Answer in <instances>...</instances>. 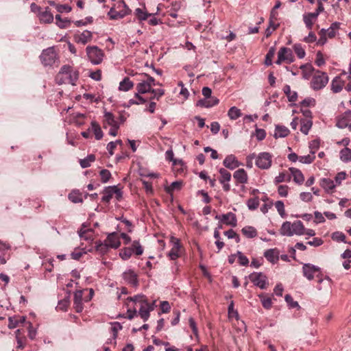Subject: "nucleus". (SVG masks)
Listing matches in <instances>:
<instances>
[{
    "label": "nucleus",
    "mask_w": 351,
    "mask_h": 351,
    "mask_svg": "<svg viewBox=\"0 0 351 351\" xmlns=\"http://www.w3.org/2000/svg\"><path fill=\"white\" fill-rule=\"evenodd\" d=\"M79 78V72L73 69L69 65H64L56 76V82L58 84H71L75 85Z\"/></svg>",
    "instance_id": "1"
},
{
    "label": "nucleus",
    "mask_w": 351,
    "mask_h": 351,
    "mask_svg": "<svg viewBox=\"0 0 351 351\" xmlns=\"http://www.w3.org/2000/svg\"><path fill=\"white\" fill-rule=\"evenodd\" d=\"M280 233L281 235L287 237L302 236L304 234V226L300 220L295 221L293 223L287 221L282 224Z\"/></svg>",
    "instance_id": "2"
},
{
    "label": "nucleus",
    "mask_w": 351,
    "mask_h": 351,
    "mask_svg": "<svg viewBox=\"0 0 351 351\" xmlns=\"http://www.w3.org/2000/svg\"><path fill=\"white\" fill-rule=\"evenodd\" d=\"M86 52L88 60L94 65L101 64L104 58V53L97 46H87Z\"/></svg>",
    "instance_id": "3"
},
{
    "label": "nucleus",
    "mask_w": 351,
    "mask_h": 351,
    "mask_svg": "<svg viewBox=\"0 0 351 351\" xmlns=\"http://www.w3.org/2000/svg\"><path fill=\"white\" fill-rule=\"evenodd\" d=\"M328 82V77L324 72L317 71L313 76L311 82V87L315 90L324 88Z\"/></svg>",
    "instance_id": "4"
},
{
    "label": "nucleus",
    "mask_w": 351,
    "mask_h": 351,
    "mask_svg": "<svg viewBox=\"0 0 351 351\" xmlns=\"http://www.w3.org/2000/svg\"><path fill=\"white\" fill-rule=\"evenodd\" d=\"M272 158V155L266 152L255 154V165L261 169H269L271 166Z\"/></svg>",
    "instance_id": "5"
},
{
    "label": "nucleus",
    "mask_w": 351,
    "mask_h": 351,
    "mask_svg": "<svg viewBox=\"0 0 351 351\" xmlns=\"http://www.w3.org/2000/svg\"><path fill=\"white\" fill-rule=\"evenodd\" d=\"M40 61L45 66H52L58 60L57 53L53 47L44 49L40 56Z\"/></svg>",
    "instance_id": "6"
},
{
    "label": "nucleus",
    "mask_w": 351,
    "mask_h": 351,
    "mask_svg": "<svg viewBox=\"0 0 351 351\" xmlns=\"http://www.w3.org/2000/svg\"><path fill=\"white\" fill-rule=\"evenodd\" d=\"M248 278L254 286L261 289H265L269 285L267 277L262 272H253L248 276Z\"/></svg>",
    "instance_id": "7"
},
{
    "label": "nucleus",
    "mask_w": 351,
    "mask_h": 351,
    "mask_svg": "<svg viewBox=\"0 0 351 351\" xmlns=\"http://www.w3.org/2000/svg\"><path fill=\"white\" fill-rule=\"evenodd\" d=\"M302 273L308 280H312L315 276L319 277L321 268L311 263H304L302 266Z\"/></svg>",
    "instance_id": "8"
},
{
    "label": "nucleus",
    "mask_w": 351,
    "mask_h": 351,
    "mask_svg": "<svg viewBox=\"0 0 351 351\" xmlns=\"http://www.w3.org/2000/svg\"><path fill=\"white\" fill-rule=\"evenodd\" d=\"M293 61L292 51L287 47H281L278 53V59L276 62L277 64H280L282 62L291 63Z\"/></svg>",
    "instance_id": "9"
},
{
    "label": "nucleus",
    "mask_w": 351,
    "mask_h": 351,
    "mask_svg": "<svg viewBox=\"0 0 351 351\" xmlns=\"http://www.w3.org/2000/svg\"><path fill=\"white\" fill-rule=\"evenodd\" d=\"M155 301L152 303L148 301L144 302L139 306L138 315L144 322L147 321L149 317V313L154 309Z\"/></svg>",
    "instance_id": "10"
},
{
    "label": "nucleus",
    "mask_w": 351,
    "mask_h": 351,
    "mask_svg": "<svg viewBox=\"0 0 351 351\" xmlns=\"http://www.w3.org/2000/svg\"><path fill=\"white\" fill-rule=\"evenodd\" d=\"M74 38L77 43L84 45L91 41L93 38V33L90 31L84 30L81 33L75 34Z\"/></svg>",
    "instance_id": "11"
},
{
    "label": "nucleus",
    "mask_w": 351,
    "mask_h": 351,
    "mask_svg": "<svg viewBox=\"0 0 351 351\" xmlns=\"http://www.w3.org/2000/svg\"><path fill=\"white\" fill-rule=\"evenodd\" d=\"M171 242L173 243V247L167 255L171 260L174 261L180 256L181 245L179 239L176 238H172Z\"/></svg>",
    "instance_id": "12"
},
{
    "label": "nucleus",
    "mask_w": 351,
    "mask_h": 351,
    "mask_svg": "<svg viewBox=\"0 0 351 351\" xmlns=\"http://www.w3.org/2000/svg\"><path fill=\"white\" fill-rule=\"evenodd\" d=\"M223 165L225 167L233 170L242 164L239 162L236 156L233 154L228 155L223 160Z\"/></svg>",
    "instance_id": "13"
},
{
    "label": "nucleus",
    "mask_w": 351,
    "mask_h": 351,
    "mask_svg": "<svg viewBox=\"0 0 351 351\" xmlns=\"http://www.w3.org/2000/svg\"><path fill=\"white\" fill-rule=\"evenodd\" d=\"M105 241L110 248L117 249L121 245L120 237L117 232L109 234Z\"/></svg>",
    "instance_id": "14"
},
{
    "label": "nucleus",
    "mask_w": 351,
    "mask_h": 351,
    "mask_svg": "<svg viewBox=\"0 0 351 351\" xmlns=\"http://www.w3.org/2000/svg\"><path fill=\"white\" fill-rule=\"evenodd\" d=\"M319 184L327 193H332L336 187L335 182L330 178H322L320 180Z\"/></svg>",
    "instance_id": "15"
},
{
    "label": "nucleus",
    "mask_w": 351,
    "mask_h": 351,
    "mask_svg": "<svg viewBox=\"0 0 351 351\" xmlns=\"http://www.w3.org/2000/svg\"><path fill=\"white\" fill-rule=\"evenodd\" d=\"M82 296V291L79 290L74 293L73 306L77 313H80L83 310Z\"/></svg>",
    "instance_id": "16"
},
{
    "label": "nucleus",
    "mask_w": 351,
    "mask_h": 351,
    "mask_svg": "<svg viewBox=\"0 0 351 351\" xmlns=\"http://www.w3.org/2000/svg\"><path fill=\"white\" fill-rule=\"evenodd\" d=\"M123 279L129 284L136 286L138 284L137 275L131 269H127L123 274Z\"/></svg>",
    "instance_id": "17"
},
{
    "label": "nucleus",
    "mask_w": 351,
    "mask_h": 351,
    "mask_svg": "<svg viewBox=\"0 0 351 351\" xmlns=\"http://www.w3.org/2000/svg\"><path fill=\"white\" fill-rule=\"evenodd\" d=\"M264 256L272 264L276 263L279 260V252L276 248L266 250L264 252Z\"/></svg>",
    "instance_id": "18"
},
{
    "label": "nucleus",
    "mask_w": 351,
    "mask_h": 351,
    "mask_svg": "<svg viewBox=\"0 0 351 351\" xmlns=\"http://www.w3.org/2000/svg\"><path fill=\"white\" fill-rule=\"evenodd\" d=\"M221 221L232 227H235L237 223L236 215L231 212L223 214L221 215Z\"/></svg>",
    "instance_id": "19"
},
{
    "label": "nucleus",
    "mask_w": 351,
    "mask_h": 351,
    "mask_svg": "<svg viewBox=\"0 0 351 351\" xmlns=\"http://www.w3.org/2000/svg\"><path fill=\"white\" fill-rule=\"evenodd\" d=\"M141 81L136 85L137 93L140 94H145L147 93H151L152 88L149 86V84L147 83L144 78L141 77L139 79Z\"/></svg>",
    "instance_id": "20"
},
{
    "label": "nucleus",
    "mask_w": 351,
    "mask_h": 351,
    "mask_svg": "<svg viewBox=\"0 0 351 351\" xmlns=\"http://www.w3.org/2000/svg\"><path fill=\"white\" fill-rule=\"evenodd\" d=\"M219 102V100L217 98L212 97L210 99H206L205 97L204 99L199 100L197 103V106L205 108H210L218 104Z\"/></svg>",
    "instance_id": "21"
},
{
    "label": "nucleus",
    "mask_w": 351,
    "mask_h": 351,
    "mask_svg": "<svg viewBox=\"0 0 351 351\" xmlns=\"http://www.w3.org/2000/svg\"><path fill=\"white\" fill-rule=\"evenodd\" d=\"M234 178L240 184H245L247 182V174L243 169L237 170L233 174Z\"/></svg>",
    "instance_id": "22"
},
{
    "label": "nucleus",
    "mask_w": 351,
    "mask_h": 351,
    "mask_svg": "<svg viewBox=\"0 0 351 351\" xmlns=\"http://www.w3.org/2000/svg\"><path fill=\"white\" fill-rule=\"evenodd\" d=\"M289 171L291 172V176L293 178V181L299 184L303 183L304 180V177L300 170L294 167H290Z\"/></svg>",
    "instance_id": "23"
},
{
    "label": "nucleus",
    "mask_w": 351,
    "mask_h": 351,
    "mask_svg": "<svg viewBox=\"0 0 351 351\" xmlns=\"http://www.w3.org/2000/svg\"><path fill=\"white\" fill-rule=\"evenodd\" d=\"M289 130L284 125H276L275 132L274 137L275 138H284L289 135Z\"/></svg>",
    "instance_id": "24"
},
{
    "label": "nucleus",
    "mask_w": 351,
    "mask_h": 351,
    "mask_svg": "<svg viewBox=\"0 0 351 351\" xmlns=\"http://www.w3.org/2000/svg\"><path fill=\"white\" fill-rule=\"evenodd\" d=\"M134 86V82L130 80V77H125L122 81L119 82V90L127 92L132 89Z\"/></svg>",
    "instance_id": "25"
},
{
    "label": "nucleus",
    "mask_w": 351,
    "mask_h": 351,
    "mask_svg": "<svg viewBox=\"0 0 351 351\" xmlns=\"http://www.w3.org/2000/svg\"><path fill=\"white\" fill-rule=\"evenodd\" d=\"M104 127H106V125H110V127L119 125V123L116 120L114 116L112 113L110 112H104Z\"/></svg>",
    "instance_id": "26"
},
{
    "label": "nucleus",
    "mask_w": 351,
    "mask_h": 351,
    "mask_svg": "<svg viewBox=\"0 0 351 351\" xmlns=\"http://www.w3.org/2000/svg\"><path fill=\"white\" fill-rule=\"evenodd\" d=\"M283 92L290 102H295L297 100L298 93L295 91H292L289 85L287 84L284 86Z\"/></svg>",
    "instance_id": "27"
},
{
    "label": "nucleus",
    "mask_w": 351,
    "mask_h": 351,
    "mask_svg": "<svg viewBox=\"0 0 351 351\" xmlns=\"http://www.w3.org/2000/svg\"><path fill=\"white\" fill-rule=\"evenodd\" d=\"M343 86V82L340 77H336L332 80L331 84V89L334 93H339L342 90Z\"/></svg>",
    "instance_id": "28"
},
{
    "label": "nucleus",
    "mask_w": 351,
    "mask_h": 351,
    "mask_svg": "<svg viewBox=\"0 0 351 351\" xmlns=\"http://www.w3.org/2000/svg\"><path fill=\"white\" fill-rule=\"evenodd\" d=\"M69 199L73 203H81L83 201L82 194L77 190L72 191L68 195Z\"/></svg>",
    "instance_id": "29"
},
{
    "label": "nucleus",
    "mask_w": 351,
    "mask_h": 351,
    "mask_svg": "<svg viewBox=\"0 0 351 351\" xmlns=\"http://www.w3.org/2000/svg\"><path fill=\"white\" fill-rule=\"evenodd\" d=\"M91 130L93 132L95 138L100 140L103 137V132L101 129L100 125L95 121L91 122Z\"/></svg>",
    "instance_id": "30"
},
{
    "label": "nucleus",
    "mask_w": 351,
    "mask_h": 351,
    "mask_svg": "<svg viewBox=\"0 0 351 351\" xmlns=\"http://www.w3.org/2000/svg\"><path fill=\"white\" fill-rule=\"evenodd\" d=\"M242 233L247 237L250 239H252L256 237L257 231L252 226H245L241 230Z\"/></svg>",
    "instance_id": "31"
},
{
    "label": "nucleus",
    "mask_w": 351,
    "mask_h": 351,
    "mask_svg": "<svg viewBox=\"0 0 351 351\" xmlns=\"http://www.w3.org/2000/svg\"><path fill=\"white\" fill-rule=\"evenodd\" d=\"M241 110L236 106L231 107L228 112V116L231 120H236L241 117Z\"/></svg>",
    "instance_id": "32"
},
{
    "label": "nucleus",
    "mask_w": 351,
    "mask_h": 351,
    "mask_svg": "<svg viewBox=\"0 0 351 351\" xmlns=\"http://www.w3.org/2000/svg\"><path fill=\"white\" fill-rule=\"evenodd\" d=\"M313 122L311 119H302L301 120L300 131L304 134H308L310 129L311 128Z\"/></svg>",
    "instance_id": "33"
},
{
    "label": "nucleus",
    "mask_w": 351,
    "mask_h": 351,
    "mask_svg": "<svg viewBox=\"0 0 351 351\" xmlns=\"http://www.w3.org/2000/svg\"><path fill=\"white\" fill-rule=\"evenodd\" d=\"M113 189L112 186L106 187L103 191V196L101 201L106 203H108L113 197Z\"/></svg>",
    "instance_id": "34"
},
{
    "label": "nucleus",
    "mask_w": 351,
    "mask_h": 351,
    "mask_svg": "<svg viewBox=\"0 0 351 351\" xmlns=\"http://www.w3.org/2000/svg\"><path fill=\"white\" fill-rule=\"evenodd\" d=\"M95 160V156L93 154H90L87 157L80 160V164L82 168H87L90 166L91 163Z\"/></svg>",
    "instance_id": "35"
},
{
    "label": "nucleus",
    "mask_w": 351,
    "mask_h": 351,
    "mask_svg": "<svg viewBox=\"0 0 351 351\" xmlns=\"http://www.w3.org/2000/svg\"><path fill=\"white\" fill-rule=\"evenodd\" d=\"M182 182L181 181H176L172 182L169 186L165 188L167 193L171 194L175 191H180L182 188Z\"/></svg>",
    "instance_id": "36"
},
{
    "label": "nucleus",
    "mask_w": 351,
    "mask_h": 351,
    "mask_svg": "<svg viewBox=\"0 0 351 351\" xmlns=\"http://www.w3.org/2000/svg\"><path fill=\"white\" fill-rule=\"evenodd\" d=\"M130 247L132 254H135L136 255L139 256L143 253V248L138 241H134Z\"/></svg>",
    "instance_id": "37"
},
{
    "label": "nucleus",
    "mask_w": 351,
    "mask_h": 351,
    "mask_svg": "<svg viewBox=\"0 0 351 351\" xmlns=\"http://www.w3.org/2000/svg\"><path fill=\"white\" fill-rule=\"evenodd\" d=\"M340 158L344 162L351 160V149L346 147L340 151Z\"/></svg>",
    "instance_id": "38"
},
{
    "label": "nucleus",
    "mask_w": 351,
    "mask_h": 351,
    "mask_svg": "<svg viewBox=\"0 0 351 351\" xmlns=\"http://www.w3.org/2000/svg\"><path fill=\"white\" fill-rule=\"evenodd\" d=\"M220 173L219 182H228L231 179V174L229 171L223 168H221L219 171Z\"/></svg>",
    "instance_id": "39"
},
{
    "label": "nucleus",
    "mask_w": 351,
    "mask_h": 351,
    "mask_svg": "<svg viewBox=\"0 0 351 351\" xmlns=\"http://www.w3.org/2000/svg\"><path fill=\"white\" fill-rule=\"evenodd\" d=\"M10 245L6 243L0 241V263L5 264L6 263L5 258L3 257L4 253L10 249Z\"/></svg>",
    "instance_id": "40"
},
{
    "label": "nucleus",
    "mask_w": 351,
    "mask_h": 351,
    "mask_svg": "<svg viewBox=\"0 0 351 351\" xmlns=\"http://www.w3.org/2000/svg\"><path fill=\"white\" fill-rule=\"evenodd\" d=\"M135 97L136 99H131L128 101V104L126 106V107H130L132 105L143 104L146 101V99H145L143 97L140 96L138 93H135Z\"/></svg>",
    "instance_id": "41"
},
{
    "label": "nucleus",
    "mask_w": 351,
    "mask_h": 351,
    "mask_svg": "<svg viewBox=\"0 0 351 351\" xmlns=\"http://www.w3.org/2000/svg\"><path fill=\"white\" fill-rule=\"evenodd\" d=\"M40 20L43 23H49L53 21V16L50 12L46 10L40 14Z\"/></svg>",
    "instance_id": "42"
},
{
    "label": "nucleus",
    "mask_w": 351,
    "mask_h": 351,
    "mask_svg": "<svg viewBox=\"0 0 351 351\" xmlns=\"http://www.w3.org/2000/svg\"><path fill=\"white\" fill-rule=\"evenodd\" d=\"M128 299L133 302L136 306H139L143 302L147 301L144 295H136L132 298H128Z\"/></svg>",
    "instance_id": "43"
},
{
    "label": "nucleus",
    "mask_w": 351,
    "mask_h": 351,
    "mask_svg": "<svg viewBox=\"0 0 351 351\" xmlns=\"http://www.w3.org/2000/svg\"><path fill=\"white\" fill-rule=\"evenodd\" d=\"M261 299L263 306L266 309H269L271 307L272 302L271 299L269 297H265L263 294L258 295Z\"/></svg>",
    "instance_id": "44"
},
{
    "label": "nucleus",
    "mask_w": 351,
    "mask_h": 351,
    "mask_svg": "<svg viewBox=\"0 0 351 351\" xmlns=\"http://www.w3.org/2000/svg\"><path fill=\"white\" fill-rule=\"evenodd\" d=\"M303 21L306 28L311 30L313 28V23L316 20L310 17L309 14L306 13L303 15Z\"/></svg>",
    "instance_id": "45"
},
{
    "label": "nucleus",
    "mask_w": 351,
    "mask_h": 351,
    "mask_svg": "<svg viewBox=\"0 0 351 351\" xmlns=\"http://www.w3.org/2000/svg\"><path fill=\"white\" fill-rule=\"evenodd\" d=\"M117 8L119 9L118 11L119 14H123L124 16L128 15L129 12H130V8L128 6L125 4V3L123 1H119L117 4Z\"/></svg>",
    "instance_id": "46"
},
{
    "label": "nucleus",
    "mask_w": 351,
    "mask_h": 351,
    "mask_svg": "<svg viewBox=\"0 0 351 351\" xmlns=\"http://www.w3.org/2000/svg\"><path fill=\"white\" fill-rule=\"evenodd\" d=\"M315 159V155H313L311 153L308 155L301 156L299 157V161L303 164H311L314 161Z\"/></svg>",
    "instance_id": "47"
},
{
    "label": "nucleus",
    "mask_w": 351,
    "mask_h": 351,
    "mask_svg": "<svg viewBox=\"0 0 351 351\" xmlns=\"http://www.w3.org/2000/svg\"><path fill=\"white\" fill-rule=\"evenodd\" d=\"M96 250L99 252L101 254H105L108 252V249L110 248V246L108 245V243L104 241V243L98 242L96 243L95 245Z\"/></svg>",
    "instance_id": "48"
},
{
    "label": "nucleus",
    "mask_w": 351,
    "mask_h": 351,
    "mask_svg": "<svg viewBox=\"0 0 351 351\" xmlns=\"http://www.w3.org/2000/svg\"><path fill=\"white\" fill-rule=\"evenodd\" d=\"M293 49L300 59L304 58L306 52L301 44H295L293 46Z\"/></svg>",
    "instance_id": "49"
},
{
    "label": "nucleus",
    "mask_w": 351,
    "mask_h": 351,
    "mask_svg": "<svg viewBox=\"0 0 351 351\" xmlns=\"http://www.w3.org/2000/svg\"><path fill=\"white\" fill-rule=\"evenodd\" d=\"M132 255L131 247H124L119 252L120 257L124 261L128 260Z\"/></svg>",
    "instance_id": "50"
},
{
    "label": "nucleus",
    "mask_w": 351,
    "mask_h": 351,
    "mask_svg": "<svg viewBox=\"0 0 351 351\" xmlns=\"http://www.w3.org/2000/svg\"><path fill=\"white\" fill-rule=\"evenodd\" d=\"M291 180V177L287 176L285 172H280L278 176H277L274 179L275 184H279L282 182H288Z\"/></svg>",
    "instance_id": "51"
},
{
    "label": "nucleus",
    "mask_w": 351,
    "mask_h": 351,
    "mask_svg": "<svg viewBox=\"0 0 351 351\" xmlns=\"http://www.w3.org/2000/svg\"><path fill=\"white\" fill-rule=\"evenodd\" d=\"M275 206L281 217L285 218L286 217L285 205L282 201H277L275 203Z\"/></svg>",
    "instance_id": "52"
},
{
    "label": "nucleus",
    "mask_w": 351,
    "mask_h": 351,
    "mask_svg": "<svg viewBox=\"0 0 351 351\" xmlns=\"http://www.w3.org/2000/svg\"><path fill=\"white\" fill-rule=\"evenodd\" d=\"M348 125L349 120L346 117L343 116L337 120V122L336 123L337 127L340 129H343L346 128H348Z\"/></svg>",
    "instance_id": "53"
},
{
    "label": "nucleus",
    "mask_w": 351,
    "mask_h": 351,
    "mask_svg": "<svg viewBox=\"0 0 351 351\" xmlns=\"http://www.w3.org/2000/svg\"><path fill=\"white\" fill-rule=\"evenodd\" d=\"M79 236L82 239H84V240H86V241H89V240H92V232L90 230H80L79 232Z\"/></svg>",
    "instance_id": "54"
},
{
    "label": "nucleus",
    "mask_w": 351,
    "mask_h": 351,
    "mask_svg": "<svg viewBox=\"0 0 351 351\" xmlns=\"http://www.w3.org/2000/svg\"><path fill=\"white\" fill-rule=\"evenodd\" d=\"M108 15L110 19H119L124 17V13L119 14L118 11L116 10L114 8H112L110 10V11L108 12Z\"/></svg>",
    "instance_id": "55"
},
{
    "label": "nucleus",
    "mask_w": 351,
    "mask_h": 351,
    "mask_svg": "<svg viewBox=\"0 0 351 351\" xmlns=\"http://www.w3.org/2000/svg\"><path fill=\"white\" fill-rule=\"evenodd\" d=\"M275 53V49L274 47L269 49L265 57V64L269 66L272 64V58Z\"/></svg>",
    "instance_id": "56"
},
{
    "label": "nucleus",
    "mask_w": 351,
    "mask_h": 351,
    "mask_svg": "<svg viewBox=\"0 0 351 351\" xmlns=\"http://www.w3.org/2000/svg\"><path fill=\"white\" fill-rule=\"evenodd\" d=\"M56 24L60 27V28H65L68 26V24L70 23V21L67 19L62 20L61 19V16L60 14H57L56 16Z\"/></svg>",
    "instance_id": "57"
},
{
    "label": "nucleus",
    "mask_w": 351,
    "mask_h": 351,
    "mask_svg": "<svg viewBox=\"0 0 351 351\" xmlns=\"http://www.w3.org/2000/svg\"><path fill=\"white\" fill-rule=\"evenodd\" d=\"M101 180L103 183H106L111 177L110 172L107 169H102L99 173Z\"/></svg>",
    "instance_id": "58"
},
{
    "label": "nucleus",
    "mask_w": 351,
    "mask_h": 351,
    "mask_svg": "<svg viewBox=\"0 0 351 351\" xmlns=\"http://www.w3.org/2000/svg\"><path fill=\"white\" fill-rule=\"evenodd\" d=\"M247 205L250 210H255L259 205V200L257 198H251L248 199Z\"/></svg>",
    "instance_id": "59"
},
{
    "label": "nucleus",
    "mask_w": 351,
    "mask_h": 351,
    "mask_svg": "<svg viewBox=\"0 0 351 351\" xmlns=\"http://www.w3.org/2000/svg\"><path fill=\"white\" fill-rule=\"evenodd\" d=\"M319 147V141L318 140H313L309 143L310 153L315 155L316 151Z\"/></svg>",
    "instance_id": "60"
},
{
    "label": "nucleus",
    "mask_w": 351,
    "mask_h": 351,
    "mask_svg": "<svg viewBox=\"0 0 351 351\" xmlns=\"http://www.w3.org/2000/svg\"><path fill=\"white\" fill-rule=\"evenodd\" d=\"M224 234L228 238V239H234L237 243H239L240 241V237L235 232L234 230L232 229H230L229 230H227L224 232Z\"/></svg>",
    "instance_id": "61"
},
{
    "label": "nucleus",
    "mask_w": 351,
    "mask_h": 351,
    "mask_svg": "<svg viewBox=\"0 0 351 351\" xmlns=\"http://www.w3.org/2000/svg\"><path fill=\"white\" fill-rule=\"evenodd\" d=\"M237 256H238L239 262L241 265L246 266L249 264V260L242 254V252L238 251L237 253Z\"/></svg>",
    "instance_id": "62"
},
{
    "label": "nucleus",
    "mask_w": 351,
    "mask_h": 351,
    "mask_svg": "<svg viewBox=\"0 0 351 351\" xmlns=\"http://www.w3.org/2000/svg\"><path fill=\"white\" fill-rule=\"evenodd\" d=\"M302 107H311L315 105V99L312 97H307L304 99L301 103Z\"/></svg>",
    "instance_id": "63"
},
{
    "label": "nucleus",
    "mask_w": 351,
    "mask_h": 351,
    "mask_svg": "<svg viewBox=\"0 0 351 351\" xmlns=\"http://www.w3.org/2000/svg\"><path fill=\"white\" fill-rule=\"evenodd\" d=\"M346 178V173L345 171H341L339 173H338L335 178V184L336 186L337 185H340L342 182L343 180H344Z\"/></svg>",
    "instance_id": "64"
}]
</instances>
